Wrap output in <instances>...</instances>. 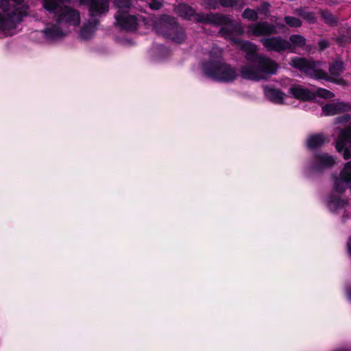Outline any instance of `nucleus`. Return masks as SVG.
I'll return each mask as SVG.
<instances>
[{
    "instance_id": "obj_20",
    "label": "nucleus",
    "mask_w": 351,
    "mask_h": 351,
    "mask_svg": "<svg viewBox=\"0 0 351 351\" xmlns=\"http://www.w3.org/2000/svg\"><path fill=\"white\" fill-rule=\"evenodd\" d=\"M326 142V136L324 134L311 135L306 140V147L309 149L321 147Z\"/></svg>"
},
{
    "instance_id": "obj_29",
    "label": "nucleus",
    "mask_w": 351,
    "mask_h": 351,
    "mask_svg": "<svg viewBox=\"0 0 351 351\" xmlns=\"http://www.w3.org/2000/svg\"><path fill=\"white\" fill-rule=\"evenodd\" d=\"M149 6L153 10H158L163 6V3L160 0H151Z\"/></svg>"
},
{
    "instance_id": "obj_25",
    "label": "nucleus",
    "mask_w": 351,
    "mask_h": 351,
    "mask_svg": "<svg viewBox=\"0 0 351 351\" xmlns=\"http://www.w3.org/2000/svg\"><path fill=\"white\" fill-rule=\"evenodd\" d=\"M289 42L291 45H293L295 47H302L306 44V38L301 35L294 34L290 36Z\"/></svg>"
},
{
    "instance_id": "obj_14",
    "label": "nucleus",
    "mask_w": 351,
    "mask_h": 351,
    "mask_svg": "<svg viewBox=\"0 0 351 351\" xmlns=\"http://www.w3.org/2000/svg\"><path fill=\"white\" fill-rule=\"evenodd\" d=\"M351 104L343 101L330 103L322 106V112L326 116L350 111Z\"/></svg>"
},
{
    "instance_id": "obj_15",
    "label": "nucleus",
    "mask_w": 351,
    "mask_h": 351,
    "mask_svg": "<svg viewBox=\"0 0 351 351\" xmlns=\"http://www.w3.org/2000/svg\"><path fill=\"white\" fill-rule=\"evenodd\" d=\"M234 42L239 44L241 49L246 53L244 58L250 63L259 54L256 53V45L250 41L234 38Z\"/></svg>"
},
{
    "instance_id": "obj_23",
    "label": "nucleus",
    "mask_w": 351,
    "mask_h": 351,
    "mask_svg": "<svg viewBox=\"0 0 351 351\" xmlns=\"http://www.w3.org/2000/svg\"><path fill=\"white\" fill-rule=\"evenodd\" d=\"M295 13L310 24H313L316 22L317 17L313 12L307 11L304 8H298L295 10Z\"/></svg>"
},
{
    "instance_id": "obj_3",
    "label": "nucleus",
    "mask_w": 351,
    "mask_h": 351,
    "mask_svg": "<svg viewBox=\"0 0 351 351\" xmlns=\"http://www.w3.org/2000/svg\"><path fill=\"white\" fill-rule=\"evenodd\" d=\"M24 0H0V38L12 36L16 25L27 16L28 7L23 5Z\"/></svg>"
},
{
    "instance_id": "obj_32",
    "label": "nucleus",
    "mask_w": 351,
    "mask_h": 351,
    "mask_svg": "<svg viewBox=\"0 0 351 351\" xmlns=\"http://www.w3.org/2000/svg\"><path fill=\"white\" fill-rule=\"evenodd\" d=\"M219 33L225 38H230L232 36V31L228 27H222L220 29Z\"/></svg>"
},
{
    "instance_id": "obj_33",
    "label": "nucleus",
    "mask_w": 351,
    "mask_h": 351,
    "mask_svg": "<svg viewBox=\"0 0 351 351\" xmlns=\"http://www.w3.org/2000/svg\"><path fill=\"white\" fill-rule=\"evenodd\" d=\"M318 47L320 51H323L329 47V42L326 39H322L318 42Z\"/></svg>"
},
{
    "instance_id": "obj_31",
    "label": "nucleus",
    "mask_w": 351,
    "mask_h": 351,
    "mask_svg": "<svg viewBox=\"0 0 351 351\" xmlns=\"http://www.w3.org/2000/svg\"><path fill=\"white\" fill-rule=\"evenodd\" d=\"M351 116L348 114H344L343 115L339 116L335 119L336 123H344L350 121Z\"/></svg>"
},
{
    "instance_id": "obj_28",
    "label": "nucleus",
    "mask_w": 351,
    "mask_h": 351,
    "mask_svg": "<svg viewBox=\"0 0 351 351\" xmlns=\"http://www.w3.org/2000/svg\"><path fill=\"white\" fill-rule=\"evenodd\" d=\"M269 8L270 4L268 2L264 1L263 2L259 7L256 9L258 11V14H263L265 16H268L269 14Z\"/></svg>"
},
{
    "instance_id": "obj_26",
    "label": "nucleus",
    "mask_w": 351,
    "mask_h": 351,
    "mask_svg": "<svg viewBox=\"0 0 351 351\" xmlns=\"http://www.w3.org/2000/svg\"><path fill=\"white\" fill-rule=\"evenodd\" d=\"M285 23L291 27H298L302 25V21L297 17L286 16L284 19Z\"/></svg>"
},
{
    "instance_id": "obj_7",
    "label": "nucleus",
    "mask_w": 351,
    "mask_h": 351,
    "mask_svg": "<svg viewBox=\"0 0 351 351\" xmlns=\"http://www.w3.org/2000/svg\"><path fill=\"white\" fill-rule=\"evenodd\" d=\"M291 66L302 73L313 79L324 80L328 82H334L337 84H342L344 80L341 78L335 79L322 69V62L314 61L304 58L295 57L291 59Z\"/></svg>"
},
{
    "instance_id": "obj_2",
    "label": "nucleus",
    "mask_w": 351,
    "mask_h": 351,
    "mask_svg": "<svg viewBox=\"0 0 351 351\" xmlns=\"http://www.w3.org/2000/svg\"><path fill=\"white\" fill-rule=\"evenodd\" d=\"M203 73L214 81L231 83L238 77L237 69L224 61L222 51L213 49L209 58L202 64Z\"/></svg>"
},
{
    "instance_id": "obj_11",
    "label": "nucleus",
    "mask_w": 351,
    "mask_h": 351,
    "mask_svg": "<svg viewBox=\"0 0 351 351\" xmlns=\"http://www.w3.org/2000/svg\"><path fill=\"white\" fill-rule=\"evenodd\" d=\"M260 41L268 51L281 53L287 50H291L290 42L280 36L263 38Z\"/></svg>"
},
{
    "instance_id": "obj_1",
    "label": "nucleus",
    "mask_w": 351,
    "mask_h": 351,
    "mask_svg": "<svg viewBox=\"0 0 351 351\" xmlns=\"http://www.w3.org/2000/svg\"><path fill=\"white\" fill-rule=\"evenodd\" d=\"M64 0H43V6L49 12L53 14L56 23L44 29L42 32L45 37L51 41L58 40L64 36L70 27H77L80 23V15L78 10L62 5Z\"/></svg>"
},
{
    "instance_id": "obj_5",
    "label": "nucleus",
    "mask_w": 351,
    "mask_h": 351,
    "mask_svg": "<svg viewBox=\"0 0 351 351\" xmlns=\"http://www.w3.org/2000/svg\"><path fill=\"white\" fill-rule=\"evenodd\" d=\"M154 29L158 34L176 44H182L187 38L184 27L178 23L176 18L169 15H162L157 19L154 22Z\"/></svg>"
},
{
    "instance_id": "obj_27",
    "label": "nucleus",
    "mask_w": 351,
    "mask_h": 351,
    "mask_svg": "<svg viewBox=\"0 0 351 351\" xmlns=\"http://www.w3.org/2000/svg\"><path fill=\"white\" fill-rule=\"evenodd\" d=\"M315 96H318L319 97H322L324 99H332L335 97V94L325 88H318L316 91V93L315 94Z\"/></svg>"
},
{
    "instance_id": "obj_16",
    "label": "nucleus",
    "mask_w": 351,
    "mask_h": 351,
    "mask_svg": "<svg viewBox=\"0 0 351 351\" xmlns=\"http://www.w3.org/2000/svg\"><path fill=\"white\" fill-rule=\"evenodd\" d=\"M240 73L242 78L253 81H260L262 80L261 75L258 73L256 64H245L241 66Z\"/></svg>"
},
{
    "instance_id": "obj_6",
    "label": "nucleus",
    "mask_w": 351,
    "mask_h": 351,
    "mask_svg": "<svg viewBox=\"0 0 351 351\" xmlns=\"http://www.w3.org/2000/svg\"><path fill=\"white\" fill-rule=\"evenodd\" d=\"M114 4L118 9L114 14L116 25L126 32L136 30L142 16L130 14L131 10L134 7L132 1L131 0H114Z\"/></svg>"
},
{
    "instance_id": "obj_19",
    "label": "nucleus",
    "mask_w": 351,
    "mask_h": 351,
    "mask_svg": "<svg viewBox=\"0 0 351 351\" xmlns=\"http://www.w3.org/2000/svg\"><path fill=\"white\" fill-rule=\"evenodd\" d=\"M348 203L347 200L331 194L328 197L327 206L330 211L337 212L340 209L344 208Z\"/></svg>"
},
{
    "instance_id": "obj_9",
    "label": "nucleus",
    "mask_w": 351,
    "mask_h": 351,
    "mask_svg": "<svg viewBox=\"0 0 351 351\" xmlns=\"http://www.w3.org/2000/svg\"><path fill=\"white\" fill-rule=\"evenodd\" d=\"M335 163V158L332 156L321 152H316L308 160L305 173L307 176H311L313 174L324 173L331 169Z\"/></svg>"
},
{
    "instance_id": "obj_34",
    "label": "nucleus",
    "mask_w": 351,
    "mask_h": 351,
    "mask_svg": "<svg viewBox=\"0 0 351 351\" xmlns=\"http://www.w3.org/2000/svg\"><path fill=\"white\" fill-rule=\"evenodd\" d=\"M159 49L161 51H164L167 54L169 53V50L164 45H160Z\"/></svg>"
},
{
    "instance_id": "obj_24",
    "label": "nucleus",
    "mask_w": 351,
    "mask_h": 351,
    "mask_svg": "<svg viewBox=\"0 0 351 351\" xmlns=\"http://www.w3.org/2000/svg\"><path fill=\"white\" fill-rule=\"evenodd\" d=\"M242 17L250 21H257L258 19V11H256V10L247 8L243 12Z\"/></svg>"
},
{
    "instance_id": "obj_4",
    "label": "nucleus",
    "mask_w": 351,
    "mask_h": 351,
    "mask_svg": "<svg viewBox=\"0 0 351 351\" xmlns=\"http://www.w3.org/2000/svg\"><path fill=\"white\" fill-rule=\"evenodd\" d=\"M80 4L87 5L90 13V19L81 27L80 37L83 40L92 38L99 24L97 16L106 15L109 11V0H79Z\"/></svg>"
},
{
    "instance_id": "obj_21",
    "label": "nucleus",
    "mask_w": 351,
    "mask_h": 351,
    "mask_svg": "<svg viewBox=\"0 0 351 351\" xmlns=\"http://www.w3.org/2000/svg\"><path fill=\"white\" fill-rule=\"evenodd\" d=\"M324 23L330 26L335 27L338 24V18L332 14L328 10H320L319 12Z\"/></svg>"
},
{
    "instance_id": "obj_36",
    "label": "nucleus",
    "mask_w": 351,
    "mask_h": 351,
    "mask_svg": "<svg viewBox=\"0 0 351 351\" xmlns=\"http://www.w3.org/2000/svg\"><path fill=\"white\" fill-rule=\"evenodd\" d=\"M348 249L349 254L351 255V241H350V240L348 243Z\"/></svg>"
},
{
    "instance_id": "obj_17",
    "label": "nucleus",
    "mask_w": 351,
    "mask_h": 351,
    "mask_svg": "<svg viewBox=\"0 0 351 351\" xmlns=\"http://www.w3.org/2000/svg\"><path fill=\"white\" fill-rule=\"evenodd\" d=\"M289 93L295 98L304 101L313 100L315 97V93L309 90L308 88H302L299 85L291 87L289 88Z\"/></svg>"
},
{
    "instance_id": "obj_10",
    "label": "nucleus",
    "mask_w": 351,
    "mask_h": 351,
    "mask_svg": "<svg viewBox=\"0 0 351 351\" xmlns=\"http://www.w3.org/2000/svg\"><path fill=\"white\" fill-rule=\"evenodd\" d=\"M251 63L256 64L257 71L260 75H261L262 80L275 75L279 67L276 62L270 58L260 53Z\"/></svg>"
},
{
    "instance_id": "obj_30",
    "label": "nucleus",
    "mask_w": 351,
    "mask_h": 351,
    "mask_svg": "<svg viewBox=\"0 0 351 351\" xmlns=\"http://www.w3.org/2000/svg\"><path fill=\"white\" fill-rule=\"evenodd\" d=\"M218 1L221 6L226 8L234 7L238 4L237 0H218Z\"/></svg>"
},
{
    "instance_id": "obj_12",
    "label": "nucleus",
    "mask_w": 351,
    "mask_h": 351,
    "mask_svg": "<svg viewBox=\"0 0 351 351\" xmlns=\"http://www.w3.org/2000/svg\"><path fill=\"white\" fill-rule=\"evenodd\" d=\"M351 183V161L345 164L339 176L334 177V190L339 193H343Z\"/></svg>"
},
{
    "instance_id": "obj_18",
    "label": "nucleus",
    "mask_w": 351,
    "mask_h": 351,
    "mask_svg": "<svg viewBox=\"0 0 351 351\" xmlns=\"http://www.w3.org/2000/svg\"><path fill=\"white\" fill-rule=\"evenodd\" d=\"M264 94L269 101L274 104H281L284 102L285 94L280 89L271 86H265Z\"/></svg>"
},
{
    "instance_id": "obj_35",
    "label": "nucleus",
    "mask_w": 351,
    "mask_h": 351,
    "mask_svg": "<svg viewBox=\"0 0 351 351\" xmlns=\"http://www.w3.org/2000/svg\"><path fill=\"white\" fill-rule=\"evenodd\" d=\"M346 293L348 298L351 300V287L347 289Z\"/></svg>"
},
{
    "instance_id": "obj_8",
    "label": "nucleus",
    "mask_w": 351,
    "mask_h": 351,
    "mask_svg": "<svg viewBox=\"0 0 351 351\" xmlns=\"http://www.w3.org/2000/svg\"><path fill=\"white\" fill-rule=\"evenodd\" d=\"M177 14L186 20H191L202 23H209L215 25L228 24L232 21L226 16L219 14L196 13L195 10L186 3H180L176 8Z\"/></svg>"
},
{
    "instance_id": "obj_22",
    "label": "nucleus",
    "mask_w": 351,
    "mask_h": 351,
    "mask_svg": "<svg viewBox=\"0 0 351 351\" xmlns=\"http://www.w3.org/2000/svg\"><path fill=\"white\" fill-rule=\"evenodd\" d=\"M345 70L344 63L341 60H336L330 64L329 72L332 76L338 77Z\"/></svg>"
},
{
    "instance_id": "obj_37",
    "label": "nucleus",
    "mask_w": 351,
    "mask_h": 351,
    "mask_svg": "<svg viewBox=\"0 0 351 351\" xmlns=\"http://www.w3.org/2000/svg\"><path fill=\"white\" fill-rule=\"evenodd\" d=\"M212 8H213V9H215V8H216V7H215V6H214V5H213V6H212Z\"/></svg>"
},
{
    "instance_id": "obj_13",
    "label": "nucleus",
    "mask_w": 351,
    "mask_h": 351,
    "mask_svg": "<svg viewBox=\"0 0 351 351\" xmlns=\"http://www.w3.org/2000/svg\"><path fill=\"white\" fill-rule=\"evenodd\" d=\"M276 27L267 21H259L248 25L247 33L254 36H269L276 33Z\"/></svg>"
}]
</instances>
